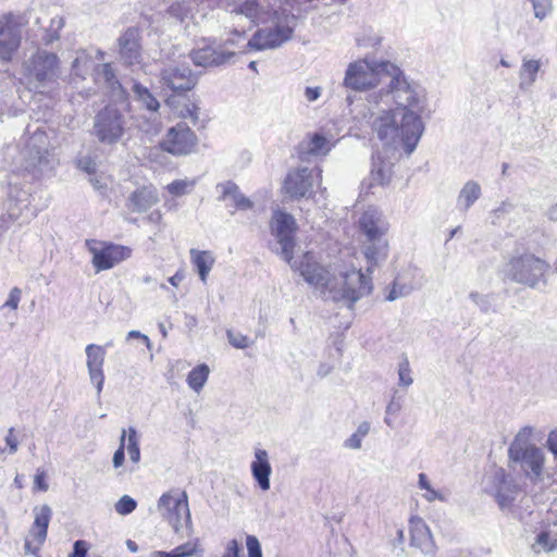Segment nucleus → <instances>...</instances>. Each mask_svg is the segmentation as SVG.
I'll use <instances>...</instances> for the list:
<instances>
[{"instance_id": "nucleus-17", "label": "nucleus", "mask_w": 557, "mask_h": 557, "mask_svg": "<svg viewBox=\"0 0 557 557\" xmlns=\"http://www.w3.org/2000/svg\"><path fill=\"white\" fill-rule=\"evenodd\" d=\"M215 190L219 193L218 200L227 202L238 211H251L255 215L264 211V207H257L256 203L242 191L239 186L233 181L218 183Z\"/></svg>"}, {"instance_id": "nucleus-49", "label": "nucleus", "mask_w": 557, "mask_h": 557, "mask_svg": "<svg viewBox=\"0 0 557 557\" xmlns=\"http://www.w3.org/2000/svg\"><path fill=\"white\" fill-rule=\"evenodd\" d=\"M232 12H236L237 14L245 15L252 20L258 13L257 3L255 0L239 2L234 9H232Z\"/></svg>"}, {"instance_id": "nucleus-48", "label": "nucleus", "mask_w": 557, "mask_h": 557, "mask_svg": "<svg viewBox=\"0 0 557 557\" xmlns=\"http://www.w3.org/2000/svg\"><path fill=\"white\" fill-rule=\"evenodd\" d=\"M136 506L137 503L134 498L128 495H124L115 503L114 508L119 515L126 516L133 512L136 509Z\"/></svg>"}, {"instance_id": "nucleus-59", "label": "nucleus", "mask_w": 557, "mask_h": 557, "mask_svg": "<svg viewBox=\"0 0 557 557\" xmlns=\"http://www.w3.org/2000/svg\"><path fill=\"white\" fill-rule=\"evenodd\" d=\"M34 485L37 490L46 492L49 488L48 483L46 482V473L41 469H37L35 478H34Z\"/></svg>"}, {"instance_id": "nucleus-27", "label": "nucleus", "mask_w": 557, "mask_h": 557, "mask_svg": "<svg viewBox=\"0 0 557 557\" xmlns=\"http://www.w3.org/2000/svg\"><path fill=\"white\" fill-rule=\"evenodd\" d=\"M411 545L420 549L423 554H434L435 544L431 531L423 519L412 517L410 519Z\"/></svg>"}, {"instance_id": "nucleus-8", "label": "nucleus", "mask_w": 557, "mask_h": 557, "mask_svg": "<svg viewBox=\"0 0 557 557\" xmlns=\"http://www.w3.org/2000/svg\"><path fill=\"white\" fill-rule=\"evenodd\" d=\"M158 510L162 518L169 522L175 533L186 527L188 534L193 532L191 517L186 492L170 491L159 498Z\"/></svg>"}, {"instance_id": "nucleus-22", "label": "nucleus", "mask_w": 557, "mask_h": 557, "mask_svg": "<svg viewBox=\"0 0 557 557\" xmlns=\"http://www.w3.org/2000/svg\"><path fill=\"white\" fill-rule=\"evenodd\" d=\"M235 55L234 51L225 50L219 45H205L190 52V59L196 66H220L228 63Z\"/></svg>"}, {"instance_id": "nucleus-62", "label": "nucleus", "mask_w": 557, "mask_h": 557, "mask_svg": "<svg viewBox=\"0 0 557 557\" xmlns=\"http://www.w3.org/2000/svg\"><path fill=\"white\" fill-rule=\"evenodd\" d=\"M322 95V88L319 86L315 87H306L305 88V98L308 102H313L318 100Z\"/></svg>"}, {"instance_id": "nucleus-55", "label": "nucleus", "mask_w": 557, "mask_h": 557, "mask_svg": "<svg viewBox=\"0 0 557 557\" xmlns=\"http://www.w3.org/2000/svg\"><path fill=\"white\" fill-rule=\"evenodd\" d=\"M227 338L232 346L235 348H246L249 346V339L247 336L240 333H234L232 331H227Z\"/></svg>"}, {"instance_id": "nucleus-15", "label": "nucleus", "mask_w": 557, "mask_h": 557, "mask_svg": "<svg viewBox=\"0 0 557 557\" xmlns=\"http://www.w3.org/2000/svg\"><path fill=\"white\" fill-rule=\"evenodd\" d=\"M141 32L138 27L126 28L117 38L119 55L127 66L138 65L143 61Z\"/></svg>"}, {"instance_id": "nucleus-33", "label": "nucleus", "mask_w": 557, "mask_h": 557, "mask_svg": "<svg viewBox=\"0 0 557 557\" xmlns=\"http://www.w3.org/2000/svg\"><path fill=\"white\" fill-rule=\"evenodd\" d=\"M482 189L478 182L468 181L459 191L457 197V208L460 211H467L481 197Z\"/></svg>"}, {"instance_id": "nucleus-50", "label": "nucleus", "mask_w": 557, "mask_h": 557, "mask_svg": "<svg viewBox=\"0 0 557 557\" xmlns=\"http://www.w3.org/2000/svg\"><path fill=\"white\" fill-rule=\"evenodd\" d=\"M399 385L408 387L412 384L410 364L407 358H404L398 364Z\"/></svg>"}, {"instance_id": "nucleus-54", "label": "nucleus", "mask_w": 557, "mask_h": 557, "mask_svg": "<svg viewBox=\"0 0 557 557\" xmlns=\"http://www.w3.org/2000/svg\"><path fill=\"white\" fill-rule=\"evenodd\" d=\"M246 546L248 557H262L261 545L256 536L248 535L246 537Z\"/></svg>"}, {"instance_id": "nucleus-12", "label": "nucleus", "mask_w": 557, "mask_h": 557, "mask_svg": "<svg viewBox=\"0 0 557 557\" xmlns=\"http://www.w3.org/2000/svg\"><path fill=\"white\" fill-rule=\"evenodd\" d=\"M198 77L186 64H169L160 71V85L163 90L182 94L191 90Z\"/></svg>"}, {"instance_id": "nucleus-2", "label": "nucleus", "mask_w": 557, "mask_h": 557, "mask_svg": "<svg viewBox=\"0 0 557 557\" xmlns=\"http://www.w3.org/2000/svg\"><path fill=\"white\" fill-rule=\"evenodd\" d=\"M361 255L367 262V274L361 271L360 264L354 260L358 257L346 246L341 250L343 257L349 261L335 262L321 267L315 261L312 251L305 250L302 246H275L274 252L286 261L294 271L299 272L304 280L320 290L323 297L332 299L348 308L371 294L373 289L370 274L375 268L382 265L387 258V246H362Z\"/></svg>"}, {"instance_id": "nucleus-31", "label": "nucleus", "mask_w": 557, "mask_h": 557, "mask_svg": "<svg viewBox=\"0 0 557 557\" xmlns=\"http://www.w3.org/2000/svg\"><path fill=\"white\" fill-rule=\"evenodd\" d=\"M35 520L30 531L38 544H42L47 537V530L51 520L52 510L48 505L34 508Z\"/></svg>"}, {"instance_id": "nucleus-53", "label": "nucleus", "mask_w": 557, "mask_h": 557, "mask_svg": "<svg viewBox=\"0 0 557 557\" xmlns=\"http://www.w3.org/2000/svg\"><path fill=\"white\" fill-rule=\"evenodd\" d=\"M76 165L79 170L86 172L91 175L97 171V163L95 159L90 156H81L76 160Z\"/></svg>"}, {"instance_id": "nucleus-21", "label": "nucleus", "mask_w": 557, "mask_h": 557, "mask_svg": "<svg viewBox=\"0 0 557 557\" xmlns=\"http://www.w3.org/2000/svg\"><path fill=\"white\" fill-rule=\"evenodd\" d=\"M85 354L89 381L92 385H95L97 396L99 397L104 384L103 364L106 358V348L100 345L89 344L85 348Z\"/></svg>"}, {"instance_id": "nucleus-30", "label": "nucleus", "mask_w": 557, "mask_h": 557, "mask_svg": "<svg viewBox=\"0 0 557 557\" xmlns=\"http://www.w3.org/2000/svg\"><path fill=\"white\" fill-rule=\"evenodd\" d=\"M159 194L152 185L134 190L127 199V208L133 212L144 213L159 202Z\"/></svg>"}, {"instance_id": "nucleus-58", "label": "nucleus", "mask_w": 557, "mask_h": 557, "mask_svg": "<svg viewBox=\"0 0 557 557\" xmlns=\"http://www.w3.org/2000/svg\"><path fill=\"white\" fill-rule=\"evenodd\" d=\"M5 444L9 447V453L11 455L15 454L18 449V441L17 437L14 434V428H10L8 430V433L5 435Z\"/></svg>"}, {"instance_id": "nucleus-16", "label": "nucleus", "mask_w": 557, "mask_h": 557, "mask_svg": "<svg viewBox=\"0 0 557 557\" xmlns=\"http://www.w3.org/2000/svg\"><path fill=\"white\" fill-rule=\"evenodd\" d=\"M487 482V488L500 508L508 507L515 500L518 492L517 485L504 469H495L490 474Z\"/></svg>"}, {"instance_id": "nucleus-47", "label": "nucleus", "mask_w": 557, "mask_h": 557, "mask_svg": "<svg viewBox=\"0 0 557 557\" xmlns=\"http://www.w3.org/2000/svg\"><path fill=\"white\" fill-rule=\"evenodd\" d=\"M246 38V33L243 30V32H239L237 29H234L232 32V37L225 39L223 41V44L219 45L221 48L225 49V50H230L228 48L230 47H234V48H243V50H240L239 52H246L247 49H249L248 47H245V45H240L242 42H244Z\"/></svg>"}, {"instance_id": "nucleus-5", "label": "nucleus", "mask_w": 557, "mask_h": 557, "mask_svg": "<svg viewBox=\"0 0 557 557\" xmlns=\"http://www.w3.org/2000/svg\"><path fill=\"white\" fill-rule=\"evenodd\" d=\"M20 75L21 85L29 92L52 97L60 86L61 60L57 53L38 48L23 60Z\"/></svg>"}, {"instance_id": "nucleus-3", "label": "nucleus", "mask_w": 557, "mask_h": 557, "mask_svg": "<svg viewBox=\"0 0 557 557\" xmlns=\"http://www.w3.org/2000/svg\"><path fill=\"white\" fill-rule=\"evenodd\" d=\"M385 71V81L383 87L368 95V102L371 106L391 107L395 103L397 107L393 109L403 115V112L421 113L424 102V89L414 82H409L403 71L389 61H383L380 65Z\"/></svg>"}, {"instance_id": "nucleus-39", "label": "nucleus", "mask_w": 557, "mask_h": 557, "mask_svg": "<svg viewBox=\"0 0 557 557\" xmlns=\"http://www.w3.org/2000/svg\"><path fill=\"white\" fill-rule=\"evenodd\" d=\"M210 369L207 364L201 363L195 367L187 375L188 386L199 393L208 381Z\"/></svg>"}, {"instance_id": "nucleus-4", "label": "nucleus", "mask_w": 557, "mask_h": 557, "mask_svg": "<svg viewBox=\"0 0 557 557\" xmlns=\"http://www.w3.org/2000/svg\"><path fill=\"white\" fill-rule=\"evenodd\" d=\"M369 124L384 146H401L408 154L413 152L424 131L421 115L412 112H403L400 115L391 107L371 112Z\"/></svg>"}, {"instance_id": "nucleus-13", "label": "nucleus", "mask_w": 557, "mask_h": 557, "mask_svg": "<svg viewBox=\"0 0 557 557\" xmlns=\"http://www.w3.org/2000/svg\"><path fill=\"white\" fill-rule=\"evenodd\" d=\"M197 141L196 134L185 123H178L168 131L160 146L173 156H186L195 151Z\"/></svg>"}, {"instance_id": "nucleus-1", "label": "nucleus", "mask_w": 557, "mask_h": 557, "mask_svg": "<svg viewBox=\"0 0 557 557\" xmlns=\"http://www.w3.org/2000/svg\"><path fill=\"white\" fill-rule=\"evenodd\" d=\"M3 168L11 172L5 198L0 199V237L14 223L22 225L36 216L30 206V185L20 186L18 177L25 183L53 175L59 159L51 146L45 125H27L16 144L2 150Z\"/></svg>"}, {"instance_id": "nucleus-57", "label": "nucleus", "mask_w": 557, "mask_h": 557, "mask_svg": "<svg viewBox=\"0 0 557 557\" xmlns=\"http://www.w3.org/2000/svg\"><path fill=\"white\" fill-rule=\"evenodd\" d=\"M470 298L481 309V311L487 312L491 309V302L485 296L479 293H471Z\"/></svg>"}, {"instance_id": "nucleus-40", "label": "nucleus", "mask_w": 557, "mask_h": 557, "mask_svg": "<svg viewBox=\"0 0 557 557\" xmlns=\"http://www.w3.org/2000/svg\"><path fill=\"white\" fill-rule=\"evenodd\" d=\"M95 62L85 52H81L72 63V74L79 78H85L90 72H95Z\"/></svg>"}, {"instance_id": "nucleus-23", "label": "nucleus", "mask_w": 557, "mask_h": 557, "mask_svg": "<svg viewBox=\"0 0 557 557\" xmlns=\"http://www.w3.org/2000/svg\"><path fill=\"white\" fill-rule=\"evenodd\" d=\"M525 210L518 208L509 200L502 201L500 205L490 212V220L493 225H500L503 220L509 219L507 225L508 232L518 233L524 225Z\"/></svg>"}, {"instance_id": "nucleus-56", "label": "nucleus", "mask_w": 557, "mask_h": 557, "mask_svg": "<svg viewBox=\"0 0 557 557\" xmlns=\"http://www.w3.org/2000/svg\"><path fill=\"white\" fill-rule=\"evenodd\" d=\"M22 290L18 287H14L10 290L9 298L4 304V307H8L12 310H16L18 304L21 301Z\"/></svg>"}, {"instance_id": "nucleus-42", "label": "nucleus", "mask_w": 557, "mask_h": 557, "mask_svg": "<svg viewBox=\"0 0 557 557\" xmlns=\"http://www.w3.org/2000/svg\"><path fill=\"white\" fill-rule=\"evenodd\" d=\"M125 449L133 462L137 463L140 460L139 436L133 426L126 430Z\"/></svg>"}, {"instance_id": "nucleus-14", "label": "nucleus", "mask_w": 557, "mask_h": 557, "mask_svg": "<svg viewBox=\"0 0 557 557\" xmlns=\"http://www.w3.org/2000/svg\"><path fill=\"white\" fill-rule=\"evenodd\" d=\"M319 169H309L307 166L290 171L284 181V190L292 198H301L310 196L313 191L315 178L320 176Z\"/></svg>"}, {"instance_id": "nucleus-25", "label": "nucleus", "mask_w": 557, "mask_h": 557, "mask_svg": "<svg viewBox=\"0 0 557 557\" xmlns=\"http://www.w3.org/2000/svg\"><path fill=\"white\" fill-rule=\"evenodd\" d=\"M271 233L277 238L278 244H293L297 231L294 216L285 211L275 210L270 222Z\"/></svg>"}, {"instance_id": "nucleus-6", "label": "nucleus", "mask_w": 557, "mask_h": 557, "mask_svg": "<svg viewBox=\"0 0 557 557\" xmlns=\"http://www.w3.org/2000/svg\"><path fill=\"white\" fill-rule=\"evenodd\" d=\"M127 128L125 114L114 106H106L94 117L92 135L104 146L122 143Z\"/></svg>"}, {"instance_id": "nucleus-9", "label": "nucleus", "mask_w": 557, "mask_h": 557, "mask_svg": "<svg viewBox=\"0 0 557 557\" xmlns=\"http://www.w3.org/2000/svg\"><path fill=\"white\" fill-rule=\"evenodd\" d=\"M549 264L532 255L513 258L507 264L506 273L516 283L535 288L540 283L547 284L546 274Z\"/></svg>"}, {"instance_id": "nucleus-29", "label": "nucleus", "mask_w": 557, "mask_h": 557, "mask_svg": "<svg viewBox=\"0 0 557 557\" xmlns=\"http://www.w3.org/2000/svg\"><path fill=\"white\" fill-rule=\"evenodd\" d=\"M333 144L321 133H313L298 145V156L301 160H309L310 157H319L327 154Z\"/></svg>"}, {"instance_id": "nucleus-20", "label": "nucleus", "mask_w": 557, "mask_h": 557, "mask_svg": "<svg viewBox=\"0 0 557 557\" xmlns=\"http://www.w3.org/2000/svg\"><path fill=\"white\" fill-rule=\"evenodd\" d=\"M510 461L519 463L527 478L535 482L541 480L545 463V453L540 447H530L509 457Z\"/></svg>"}, {"instance_id": "nucleus-38", "label": "nucleus", "mask_w": 557, "mask_h": 557, "mask_svg": "<svg viewBox=\"0 0 557 557\" xmlns=\"http://www.w3.org/2000/svg\"><path fill=\"white\" fill-rule=\"evenodd\" d=\"M132 90L134 92L135 100L141 103L151 114H156L160 108V102L150 92V90L138 82H134Z\"/></svg>"}, {"instance_id": "nucleus-45", "label": "nucleus", "mask_w": 557, "mask_h": 557, "mask_svg": "<svg viewBox=\"0 0 557 557\" xmlns=\"http://www.w3.org/2000/svg\"><path fill=\"white\" fill-rule=\"evenodd\" d=\"M196 182L194 180H176L166 185V190L175 196L180 197L191 191Z\"/></svg>"}, {"instance_id": "nucleus-44", "label": "nucleus", "mask_w": 557, "mask_h": 557, "mask_svg": "<svg viewBox=\"0 0 557 557\" xmlns=\"http://www.w3.org/2000/svg\"><path fill=\"white\" fill-rule=\"evenodd\" d=\"M557 545V539L550 532H541L536 536L533 549L536 553L552 552Z\"/></svg>"}, {"instance_id": "nucleus-28", "label": "nucleus", "mask_w": 557, "mask_h": 557, "mask_svg": "<svg viewBox=\"0 0 557 557\" xmlns=\"http://www.w3.org/2000/svg\"><path fill=\"white\" fill-rule=\"evenodd\" d=\"M253 455L255 459L250 465L252 478L260 490L267 492L271 487L270 475L272 473L269 454L265 449L256 448Z\"/></svg>"}, {"instance_id": "nucleus-11", "label": "nucleus", "mask_w": 557, "mask_h": 557, "mask_svg": "<svg viewBox=\"0 0 557 557\" xmlns=\"http://www.w3.org/2000/svg\"><path fill=\"white\" fill-rule=\"evenodd\" d=\"M23 37V26L8 13L0 17V63H10L18 51Z\"/></svg>"}, {"instance_id": "nucleus-46", "label": "nucleus", "mask_w": 557, "mask_h": 557, "mask_svg": "<svg viewBox=\"0 0 557 557\" xmlns=\"http://www.w3.org/2000/svg\"><path fill=\"white\" fill-rule=\"evenodd\" d=\"M532 3L534 16L540 21L545 20L554 9L553 0H529Z\"/></svg>"}, {"instance_id": "nucleus-60", "label": "nucleus", "mask_w": 557, "mask_h": 557, "mask_svg": "<svg viewBox=\"0 0 557 557\" xmlns=\"http://www.w3.org/2000/svg\"><path fill=\"white\" fill-rule=\"evenodd\" d=\"M240 545L236 540H232L226 544L225 550L221 557H239Z\"/></svg>"}, {"instance_id": "nucleus-35", "label": "nucleus", "mask_w": 557, "mask_h": 557, "mask_svg": "<svg viewBox=\"0 0 557 557\" xmlns=\"http://www.w3.org/2000/svg\"><path fill=\"white\" fill-rule=\"evenodd\" d=\"M540 69V60L528 59L525 57L522 59V64L519 71V88L521 90H528L533 86V84L536 81Z\"/></svg>"}, {"instance_id": "nucleus-18", "label": "nucleus", "mask_w": 557, "mask_h": 557, "mask_svg": "<svg viewBox=\"0 0 557 557\" xmlns=\"http://www.w3.org/2000/svg\"><path fill=\"white\" fill-rule=\"evenodd\" d=\"M96 272L109 270L131 256L128 246H89Z\"/></svg>"}, {"instance_id": "nucleus-26", "label": "nucleus", "mask_w": 557, "mask_h": 557, "mask_svg": "<svg viewBox=\"0 0 557 557\" xmlns=\"http://www.w3.org/2000/svg\"><path fill=\"white\" fill-rule=\"evenodd\" d=\"M94 74L95 81L98 84H103L112 98L115 100H124L126 98L127 92L117 79L110 63L97 64Z\"/></svg>"}, {"instance_id": "nucleus-63", "label": "nucleus", "mask_w": 557, "mask_h": 557, "mask_svg": "<svg viewBox=\"0 0 557 557\" xmlns=\"http://www.w3.org/2000/svg\"><path fill=\"white\" fill-rule=\"evenodd\" d=\"M424 491L425 493L423 494V498L429 503H432L434 500L446 502V497L442 495L438 491L434 490L432 486H430V490Z\"/></svg>"}, {"instance_id": "nucleus-24", "label": "nucleus", "mask_w": 557, "mask_h": 557, "mask_svg": "<svg viewBox=\"0 0 557 557\" xmlns=\"http://www.w3.org/2000/svg\"><path fill=\"white\" fill-rule=\"evenodd\" d=\"M360 231L367 236L370 242L380 240L381 237L387 231V223L382 214L376 208L370 207L368 208L359 221Z\"/></svg>"}, {"instance_id": "nucleus-34", "label": "nucleus", "mask_w": 557, "mask_h": 557, "mask_svg": "<svg viewBox=\"0 0 557 557\" xmlns=\"http://www.w3.org/2000/svg\"><path fill=\"white\" fill-rule=\"evenodd\" d=\"M190 258L194 267L196 268L200 280L206 283L207 276L209 275L214 262L215 258L209 250H190Z\"/></svg>"}, {"instance_id": "nucleus-7", "label": "nucleus", "mask_w": 557, "mask_h": 557, "mask_svg": "<svg viewBox=\"0 0 557 557\" xmlns=\"http://www.w3.org/2000/svg\"><path fill=\"white\" fill-rule=\"evenodd\" d=\"M382 62L361 60L350 63L345 72L344 87L355 91L369 90V94L379 90L377 87H383L386 73L381 70Z\"/></svg>"}, {"instance_id": "nucleus-61", "label": "nucleus", "mask_w": 557, "mask_h": 557, "mask_svg": "<svg viewBox=\"0 0 557 557\" xmlns=\"http://www.w3.org/2000/svg\"><path fill=\"white\" fill-rule=\"evenodd\" d=\"M87 544L85 541L78 540L73 545V552L70 557H86Z\"/></svg>"}, {"instance_id": "nucleus-37", "label": "nucleus", "mask_w": 557, "mask_h": 557, "mask_svg": "<svg viewBox=\"0 0 557 557\" xmlns=\"http://www.w3.org/2000/svg\"><path fill=\"white\" fill-rule=\"evenodd\" d=\"M393 164L391 161L384 160L380 154L372 158L371 180L373 184L385 185L392 177Z\"/></svg>"}, {"instance_id": "nucleus-32", "label": "nucleus", "mask_w": 557, "mask_h": 557, "mask_svg": "<svg viewBox=\"0 0 557 557\" xmlns=\"http://www.w3.org/2000/svg\"><path fill=\"white\" fill-rule=\"evenodd\" d=\"M194 3L189 0H176L171 2L166 10L165 15L171 23H184L193 16Z\"/></svg>"}, {"instance_id": "nucleus-64", "label": "nucleus", "mask_w": 557, "mask_h": 557, "mask_svg": "<svg viewBox=\"0 0 557 557\" xmlns=\"http://www.w3.org/2000/svg\"><path fill=\"white\" fill-rule=\"evenodd\" d=\"M546 445L548 450L557 458V429L549 432Z\"/></svg>"}, {"instance_id": "nucleus-41", "label": "nucleus", "mask_w": 557, "mask_h": 557, "mask_svg": "<svg viewBox=\"0 0 557 557\" xmlns=\"http://www.w3.org/2000/svg\"><path fill=\"white\" fill-rule=\"evenodd\" d=\"M382 41V36L372 27H363L356 37L357 46L374 48Z\"/></svg>"}, {"instance_id": "nucleus-43", "label": "nucleus", "mask_w": 557, "mask_h": 557, "mask_svg": "<svg viewBox=\"0 0 557 557\" xmlns=\"http://www.w3.org/2000/svg\"><path fill=\"white\" fill-rule=\"evenodd\" d=\"M153 116L146 117V116H139L137 119V127L140 132L146 134L147 136H154L160 132L161 122L156 116V114H152Z\"/></svg>"}, {"instance_id": "nucleus-36", "label": "nucleus", "mask_w": 557, "mask_h": 557, "mask_svg": "<svg viewBox=\"0 0 557 557\" xmlns=\"http://www.w3.org/2000/svg\"><path fill=\"white\" fill-rule=\"evenodd\" d=\"M535 435V429L525 425L519 430V432L516 434L513 441L510 443L508 448V457L519 454L523 450L529 449L530 447H537L532 443V440Z\"/></svg>"}, {"instance_id": "nucleus-52", "label": "nucleus", "mask_w": 557, "mask_h": 557, "mask_svg": "<svg viewBox=\"0 0 557 557\" xmlns=\"http://www.w3.org/2000/svg\"><path fill=\"white\" fill-rule=\"evenodd\" d=\"M174 550L178 557L194 556L199 552L198 540H196L194 542H186V543L175 547Z\"/></svg>"}, {"instance_id": "nucleus-19", "label": "nucleus", "mask_w": 557, "mask_h": 557, "mask_svg": "<svg viewBox=\"0 0 557 557\" xmlns=\"http://www.w3.org/2000/svg\"><path fill=\"white\" fill-rule=\"evenodd\" d=\"M424 281L421 271L412 265L397 273L392 289L386 296L387 301H394L398 298L409 295L412 290L422 287Z\"/></svg>"}, {"instance_id": "nucleus-51", "label": "nucleus", "mask_w": 557, "mask_h": 557, "mask_svg": "<svg viewBox=\"0 0 557 557\" xmlns=\"http://www.w3.org/2000/svg\"><path fill=\"white\" fill-rule=\"evenodd\" d=\"M125 442H126V430L123 429L121 437H120L119 447L115 450V453L113 455V459H112L114 468H120L124 463V460H125Z\"/></svg>"}, {"instance_id": "nucleus-10", "label": "nucleus", "mask_w": 557, "mask_h": 557, "mask_svg": "<svg viewBox=\"0 0 557 557\" xmlns=\"http://www.w3.org/2000/svg\"><path fill=\"white\" fill-rule=\"evenodd\" d=\"M296 25L297 15L294 13L286 14L283 20L277 17L273 27L258 29L245 47L258 51L277 48L292 38Z\"/></svg>"}]
</instances>
